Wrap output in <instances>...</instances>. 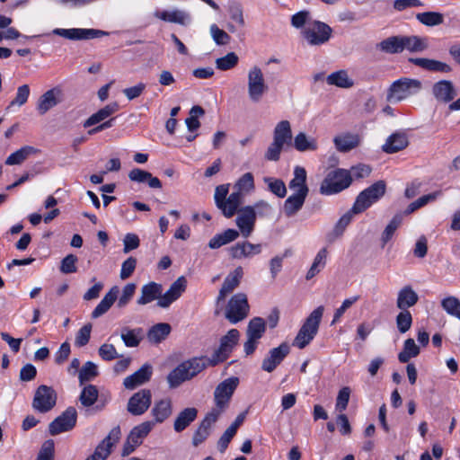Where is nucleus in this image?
Returning a JSON list of instances; mask_svg holds the SVG:
<instances>
[{
    "mask_svg": "<svg viewBox=\"0 0 460 460\" xmlns=\"http://www.w3.org/2000/svg\"><path fill=\"white\" fill-rule=\"evenodd\" d=\"M402 219V217L401 215H396L393 217V219L390 221V223L386 226V227L385 228V230L382 234V237H381L383 246L392 239L394 232L401 225Z\"/></svg>",
    "mask_w": 460,
    "mask_h": 460,
    "instance_id": "59",
    "label": "nucleus"
},
{
    "mask_svg": "<svg viewBox=\"0 0 460 460\" xmlns=\"http://www.w3.org/2000/svg\"><path fill=\"white\" fill-rule=\"evenodd\" d=\"M98 376L97 365L92 361H87L79 370L78 378L80 385L93 380Z\"/></svg>",
    "mask_w": 460,
    "mask_h": 460,
    "instance_id": "54",
    "label": "nucleus"
},
{
    "mask_svg": "<svg viewBox=\"0 0 460 460\" xmlns=\"http://www.w3.org/2000/svg\"><path fill=\"white\" fill-rule=\"evenodd\" d=\"M238 63V57L234 52H230L225 57L216 59V66L222 71L229 70L234 67Z\"/></svg>",
    "mask_w": 460,
    "mask_h": 460,
    "instance_id": "60",
    "label": "nucleus"
},
{
    "mask_svg": "<svg viewBox=\"0 0 460 460\" xmlns=\"http://www.w3.org/2000/svg\"><path fill=\"white\" fill-rule=\"evenodd\" d=\"M240 337V332L236 329H231L228 332L220 339L219 347L208 358L210 366H216L228 358L233 349L237 344Z\"/></svg>",
    "mask_w": 460,
    "mask_h": 460,
    "instance_id": "7",
    "label": "nucleus"
},
{
    "mask_svg": "<svg viewBox=\"0 0 460 460\" xmlns=\"http://www.w3.org/2000/svg\"><path fill=\"white\" fill-rule=\"evenodd\" d=\"M55 443L52 439L46 440L38 453L36 460H54Z\"/></svg>",
    "mask_w": 460,
    "mask_h": 460,
    "instance_id": "64",
    "label": "nucleus"
},
{
    "mask_svg": "<svg viewBox=\"0 0 460 460\" xmlns=\"http://www.w3.org/2000/svg\"><path fill=\"white\" fill-rule=\"evenodd\" d=\"M385 191V184L384 181H377L367 189L364 190L357 197L352 207L353 213H361L368 208L372 204L376 202Z\"/></svg>",
    "mask_w": 460,
    "mask_h": 460,
    "instance_id": "6",
    "label": "nucleus"
},
{
    "mask_svg": "<svg viewBox=\"0 0 460 460\" xmlns=\"http://www.w3.org/2000/svg\"><path fill=\"white\" fill-rule=\"evenodd\" d=\"M55 35L61 36L63 38L72 40H82L100 38L107 35L108 32L97 30V29H83V28H72V29H61L57 28L52 31Z\"/></svg>",
    "mask_w": 460,
    "mask_h": 460,
    "instance_id": "12",
    "label": "nucleus"
},
{
    "mask_svg": "<svg viewBox=\"0 0 460 460\" xmlns=\"http://www.w3.org/2000/svg\"><path fill=\"white\" fill-rule=\"evenodd\" d=\"M327 254L328 252L326 248H322L317 252L314 259L312 266L310 267L309 270L306 273V279H313L325 267Z\"/></svg>",
    "mask_w": 460,
    "mask_h": 460,
    "instance_id": "47",
    "label": "nucleus"
},
{
    "mask_svg": "<svg viewBox=\"0 0 460 460\" xmlns=\"http://www.w3.org/2000/svg\"><path fill=\"white\" fill-rule=\"evenodd\" d=\"M31 94V89L28 84L20 85L17 88L15 97L10 102L8 106L6 107V111H9L14 106L22 107L27 102Z\"/></svg>",
    "mask_w": 460,
    "mask_h": 460,
    "instance_id": "52",
    "label": "nucleus"
},
{
    "mask_svg": "<svg viewBox=\"0 0 460 460\" xmlns=\"http://www.w3.org/2000/svg\"><path fill=\"white\" fill-rule=\"evenodd\" d=\"M261 243H252L249 241L237 242L228 249L229 255L234 260L252 259L262 252Z\"/></svg>",
    "mask_w": 460,
    "mask_h": 460,
    "instance_id": "15",
    "label": "nucleus"
},
{
    "mask_svg": "<svg viewBox=\"0 0 460 460\" xmlns=\"http://www.w3.org/2000/svg\"><path fill=\"white\" fill-rule=\"evenodd\" d=\"M204 114V110L200 106H193L190 111V117L186 119L185 123L190 131H194L198 129L200 126V123L198 119L199 116H202Z\"/></svg>",
    "mask_w": 460,
    "mask_h": 460,
    "instance_id": "62",
    "label": "nucleus"
},
{
    "mask_svg": "<svg viewBox=\"0 0 460 460\" xmlns=\"http://www.w3.org/2000/svg\"><path fill=\"white\" fill-rule=\"evenodd\" d=\"M412 324V316L408 310H401L396 316V325L401 333L409 331Z\"/></svg>",
    "mask_w": 460,
    "mask_h": 460,
    "instance_id": "61",
    "label": "nucleus"
},
{
    "mask_svg": "<svg viewBox=\"0 0 460 460\" xmlns=\"http://www.w3.org/2000/svg\"><path fill=\"white\" fill-rule=\"evenodd\" d=\"M234 191L239 192L243 197L244 193H247L254 189V180L251 172L244 173L234 184Z\"/></svg>",
    "mask_w": 460,
    "mask_h": 460,
    "instance_id": "55",
    "label": "nucleus"
},
{
    "mask_svg": "<svg viewBox=\"0 0 460 460\" xmlns=\"http://www.w3.org/2000/svg\"><path fill=\"white\" fill-rule=\"evenodd\" d=\"M294 146L299 152L314 151L317 149V142L314 137H307L305 133H298L294 139Z\"/></svg>",
    "mask_w": 460,
    "mask_h": 460,
    "instance_id": "46",
    "label": "nucleus"
},
{
    "mask_svg": "<svg viewBox=\"0 0 460 460\" xmlns=\"http://www.w3.org/2000/svg\"><path fill=\"white\" fill-rule=\"evenodd\" d=\"M150 404V390L142 389L129 398L128 411L133 415H141L149 408Z\"/></svg>",
    "mask_w": 460,
    "mask_h": 460,
    "instance_id": "19",
    "label": "nucleus"
},
{
    "mask_svg": "<svg viewBox=\"0 0 460 460\" xmlns=\"http://www.w3.org/2000/svg\"><path fill=\"white\" fill-rule=\"evenodd\" d=\"M418 300V294L411 286L407 285L398 291L396 305L400 310H407L408 308L415 305Z\"/></svg>",
    "mask_w": 460,
    "mask_h": 460,
    "instance_id": "30",
    "label": "nucleus"
},
{
    "mask_svg": "<svg viewBox=\"0 0 460 460\" xmlns=\"http://www.w3.org/2000/svg\"><path fill=\"white\" fill-rule=\"evenodd\" d=\"M228 14L231 22L226 25L227 30L231 33L237 32L239 28H243L245 25L243 12L242 5L239 3H231L228 6Z\"/></svg>",
    "mask_w": 460,
    "mask_h": 460,
    "instance_id": "27",
    "label": "nucleus"
},
{
    "mask_svg": "<svg viewBox=\"0 0 460 460\" xmlns=\"http://www.w3.org/2000/svg\"><path fill=\"white\" fill-rule=\"evenodd\" d=\"M332 28L322 22L313 20L303 30V35L310 45L318 46L326 43L331 36Z\"/></svg>",
    "mask_w": 460,
    "mask_h": 460,
    "instance_id": "8",
    "label": "nucleus"
},
{
    "mask_svg": "<svg viewBox=\"0 0 460 460\" xmlns=\"http://www.w3.org/2000/svg\"><path fill=\"white\" fill-rule=\"evenodd\" d=\"M408 146V138L404 133H394L382 146V150L386 154H394L404 149Z\"/></svg>",
    "mask_w": 460,
    "mask_h": 460,
    "instance_id": "34",
    "label": "nucleus"
},
{
    "mask_svg": "<svg viewBox=\"0 0 460 460\" xmlns=\"http://www.w3.org/2000/svg\"><path fill=\"white\" fill-rule=\"evenodd\" d=\"M361 137L355 133H342L333 138L335 147L340 152H349L359 146Z\"/></svg>",
    "mask_w": 460,
    "mask_h": 460,
    "instance_id": "25",
    "label": "nucleus"
},
{
    "mask_svg": "<svg viewBox=\"0 0 460 460\" xmlns=\"http://www.w3.org/2000/svg\"><path fill=\"white\" fill-rule=\"evenodd\" d=\"M432 93L437 101L441 102H450L457 95L456 89L452 82L447 80H441L434 84L432 87Z\"/></svg>",
    "mask_w": 460,
    "mask_h": 460,
    "instance_id": "23",
    "label": "nucleus"
},
{
    "mask_svg": "<svg viewBox=\"0 0 460 460\" xmlns=\"http://www.w3.org/2000/svg\"><path fill=\"white\" fill-rule=\"evenodd\" d=\"M243 275V270L241 266H238L226 276L219 290L217 303L225 300L226 295L231 293L239 285Z\"/></svg>",
    "mask_w": 460,
    "mask_h": 460,
    "instance_id": "24",
    "label": "nucleus"
},
{
    "mask_svg": "<svg viewBox=\"0 0 460 460\" xmlns=\"http://www.w3.org/2000/svg\"><path fill=\"white\" fill-rule=\"evenodd\" d=\"M239 237V232L235 229L228 228L220 234L214 235L208 242L210 249H218L223 245L235 241Z\"/></svg>",
    "mask_w": 460,
    "mask_h": 460,
    "instance_id": "35",
    "label": "nucleus"
},
{
    "mask_svg": "<svg viewBox=\"0 0 460 460\" xmlns=\"http://www.w3.org/2000/svg\"><path fill=\"white\" fill-rule=\"evenodd\" d=\"M143 331L141 328L130 329L123 327L120 332V338L126 347H137L142 340Z\"/></svg>",
    "mask_w": 460,
    "mask_h": 460,
    "instance_id": "39",
    "label": "nucleus"
},
{
    "mask_svg": "<svg viewBox=\"0 0 460 460\" xmlns=\"http://www.w3.org/2000/svg\"><path fill=\"white\" fill-rule=\"evenodd\" d=\"M351 184V176L348 170L335 169L330 171L320 185V193L323 195L337 194Z\"/></svg>",
    "mask_w": 460,
    "mask_h": 460,
    "instance_id": "3",
    "label": "nucleus"
},
{
    "mask_svg": "<svg viewBox=\"0 0 460 460\" xmlns=\"http://www.w3.org/2000/svg\"><path fill=\"white\" fill-rule=\"evenodd\" d=\"M76 417V410L74 407H68L49 424V431H67L72 429L75 425Z\"/></svg>",
    "mask_w": 460,
    "mask_h": 460,
    "instance_id": "21",
    "label": "nucleus"
},
{
    "mask_svg": "<svg viewBox=\"0 0 460 460\" xmlns=\"http://www.w3.org/2000/svg\"><path fill=\"white\" fill-rule=\"evenodd\" d=\"M420 348L416 345L413 339L409 338L403 343V349L398 355V359L402 363H407L411 358L420 354Z\"/></svg>",
    "mask_w": 460,
    "mask_h": 460,
    "instance_id": "48",
    "label": "nucleus"
},
{
    "mask_svg": "<svg viewBox=\"0 0 460 460\" xmlns=\"http://www.w3.org/2000/svg\"><path fill=\"white\" fill-rule=\"evenodd\" d=\"M119 110L117 102H112L100 109L97 112L91 115L84 123V127L88 128L104 121L108 117Z\"/></svg>",
    "mask_w": 460,
    "mask_h": 460,
    "instance_id": "36",
    "label": "nucleus"
},
{
    "mask_svg": "<svg viewBox=\"0 0 460 460\" xmlns=\"http://www.w3.org/2000/svg\"><path fill=\"white\" fill-rule=\"evenodd\" d=\"M153 367L150 364H144L138 370L127 376L123 381L126 389L133 390L147 383L152 376Z\"/></svg>",
    "mask_w": 460,
    "mask_h": 460,
    "instance_id": "20",
    "label": "nucleus"
},
{
    "mask_svg": "<svg viewBox=\"0 0 460 460\" xmlns=\"http://www.w3.org/2000/svg\"><path fill=\"white\" fill-rule=\"evenodd\" d=\"M37 152L33 146H24L17 151L11 154L5 160V164L15 165L22 164L30 155Z\"/></svg>",
    "mask_w": 460,
    "mask_h": 460,
    "instance_id": "45",
    "label": "nucleus"
},
{
    "mask_svg": "<svg viewBox=\"0 0 460 460\" xmlns=\"http://www.w3.org/2000/svg\"><path fill=\"white\" fill-rule=\"evenodd\" d=\"M172 413V402L170 399H163L155 403L152 415L155 422L164 421Z\"/></svg>",
    "mask_w": 460,
    "mask_h": 460,
    "instance_id": "41",
    "label": "nucleus"
},
{
    "mask_svg": "<svg viewBox=\"0 0 460 460\" xmlns=\"http://www.w3.org/2000/svg\"><path fill=\"white\" fill-rule=\"evenodd\" d=\"M210 35L217 45H226L230 42V36L224 30L220 29L217 24L210 25Z\"/></svg>",
    "mask_w": 460,
    "mask_h": 460,
    "instance_id": "63",
    "label": "nucleus"
},
{
    "mask_svg": "<svg viewBox=\"0 0 460 460\" xmlns=\"http://www.w3.org/2000/svg\"><path fill=\"white\" fill-rule=\"evenodd\" d=\"M163 292V287L156 282H149L141 288V296L137 300L140 305H145L153 302L155 299L159 300Z\"/></svg>",
    "mask_w": 460,
    "mask_h": 460,
    "instance_id": "29",
    "label": "nucleus"
},
{
    "mask_svg": "<svg viewBox=\"0 0 460 460\" xmlns=\"http://www.w3.org/2000/svg\"><path fill=\"white\" fill-rule=\"evenodd\" d=\"M269 91L268 84L261 67L254 66L247 74V93L252 102L257 103L261 101Z\"/></svg>",
    "mask_w": 460,
    "mask_h": 460,
    "instance_id": "5",
    "label": "nucleus"
},
{
    "mask_svg": "<svg viewBox=\"0 0 460 460\" xmlns=\"http://www.w3.org/2000/svg\"><path fill=\"white\" fill-rule=\"evenodd\" d=\"M402 51L407 50L411 53H420L426 50L429 47L427 38L417 35H402Z\"/></svg>",
    "mask_w": 460,
    "mask_h": 460,
    "instance_id": "33",
    "label": "nucleus"
},
{
    "mask_svg": "<svg viewBox=\"0 0 460 460\" xmlns=\"http://www.w3.org/2000/svg\"><path fill=\"white\" fill-rule=\"evenodd\" d=\"M266 331V323L261 317L252 318L247 326V336L260 340Z\"/></svg>",
    "mask_w": 460,
    "mask_h": 460,
    "instance_id": "49",
    "label": "nucleus"
},
{
    "mask_svg": "<svg viewBox=\"0 0 460 460\" xmlns=\"http://www.w3.org/2000/svg\"><path fill=\"white\" fill-rule=\"evenodd\" d=\"M307 173L304 167L296 166L293 172V178L289 181L288 187L294 193L308 195L309 189L306 185Z\"/></svg>",
    "mask_w": 460,
    "mask_h": 460,
    "instance_id": "26",
    "label": "nucleus"
},
{
    "mask_svg": "<svg viewBox=\"0 0 460 460\" xmlns=\"http://www.w3.org/2000/svg\"><path fill=\"white\" fill-rule=\"evenodd\" d=\"M420 89V81L407 77L400 78L389 87L386 100L389 102H399L418 93Z\"/></svg>",
    "mask_w": 460,
    "mask_h": 460,
    "instance_id": "4",
    "label": "nucleus"
},
{
    "mask_svg": "<svg viewBox=\"0 0 460 460\" xmlns=\"http://www.w3.org/2000/svg\"><path fill=\"white\" fill-rule=\"evenodd\" d=\"M263 181L267 184L268 190L279 198H284L287 194V188L284 181L273 177H264Z\"/></svg>",
    "mask_w": 460,
    "mask_h": 460,
    "instance_id": "56",
    "label": "nucleus"
},
{
    "mask_svg": "<svg viewBox=\"0 0 460 460\" xmlns=\"http://www.w3.org/2000/svg\"><path fill=\"white\" fill-rule=\"evenodd\" d=\"M441 306L446 313L460 320V300L453 296L442 299Z\"/></svg>",
    "mask_w": 460,
    "mask_h": 460,
    "instance_id": "53",
    "label": "nucleus"
},
{
    "mask_svg": "<svg viewBox=\"0 0 460 460\" xmlns=\"http://www.w3.org/2000/svg\"><path fill=\"white\" fill-rule=\"evenodd\" d=\"M378 48L381 51L388 54L402 53V35L391 36L383 40L378 44Z\"/></svg>",
    "mask_w": 460,
    "mask_h": 460,
    "instance_id": "43",
    "label": "nucleus"
},
{
    "mask_svg": "<svg viewBox=\"0 0 460 460\" xmlns=\"http://www.w3.org/2000/svg\"><path fill=\"white\" fill-rule=\"evenodd\" d=\"M223 411V408H219L218 406L216 405L215 408H213L210 411H208L206 414L205 418L200 423L198 431H207L213 427V425L217 422Z\"/></svg>",
    "mask_w": 460,
    "mask_h": 460,
    "instance_id": "57",
    "label": "nucleus"
},
{
    "mask_svg": "<svg viewBox=\"0 0 460 460\" xmlns=\"http://www.w3.org/2000/svg\"><path fill=\"white\" fill-rule=\"evenodd\" d=\"M98 398V389L93 385H85L79 397L81 404L84 407H90L94 404Z\"/></svg>",
    "mask_w": 460,
    "mask_h": 460,
    "instance_id": "51",
    "label": "nucleus"
},
{
    "mask_svg": "<svg viewBox=\"0 0 460 460\" xmlns=\"http://www.w3.org/2000/svg\"><path fill=\"white\" fill-rule=\"evenodd\" d=\"M198 416V410L194 407H189L182 410L174 420L175 431H182L189 427V425L195 420Z\"/></svg>",
    "mask_w": 460,
    "mask_h": 460,
    "instance_id": "37",
    "label": "nucleus"
},
{
    "mask_svg": "<svg viewBox=\"0 0 460 460\" xmlns=\"http://www.w3.org/2000/svg\"><path fill=\"white\" fill-rule=\"evenodd\" d=\"M249 313L247 296L243 293H237L228 302L226 317L231 323H237L243 320Z\"/></svg>",
    "mask_w": 460,
    "mask_h": 460,
    "instance_id": "9",
    "label": "nucleus"
},
{
    "mask_svg": "<svg viewBox=\"0 0 460 460\" xmlns=\"http://www.w3.org/2000/svg\"><path fill=\"white\" fill-rule=\"evenodd\" d=\"M235 225L238 227L239 235L248 238L254 231L256 224V212L252 206L241 208L236 213Z\"/></svg>",
    "mask_w": 460,
    "mask_h": 460,
    "instance_id": "10",
    "label": "nucleus"
},
{
    "mask_svg": "<svg viewBox=\"0 0 460 460\" xmlns=\"http://www.w3.org/2000/svg\"><path fill=\"white\" fill-rule=\"evenodd\" d=\"M171 332V326L169 323H161L154 325L147 333L149 341L159 343L164 341Z\"/></svg>",
    "mask_w": 460,
    "mask_h": 460,
    "instance_id": "44",
    "label": "nucleus"
},
{
    "mask_svg": "<svg viewBox=\"0 0 460 460\" xmlns=\"http://www.w3.org/2000/svg\"><path fill=\"white\" fill-rule=\"evenodd\" d=\"M57 402V394L55 390L48 385H40L34 394L32 406L40 412H48L55 405Z\"/></svg>",
    "mask_w": 460,
    "mask_h": 460,
    "instance_id": "11",
    "label": "nucleus"
},
{
    "mask_svg": "<svg viewBox=\"0 0 460 460\" xmlns=\"http://www.w3.org/2000/svg\"><path fill=\"white\" fill-rule=\"evenodd\" d=\"M307 195L293 193L284 203V211L287 216L295 215L304 205Z\"/></svg>",
    "mask_w": 460,
    "mask_h": 460,
    "instance_id": "42",
    "label": "nucleus"
},
{
    "mask_svg": "<svg viewBox=\"0 0 460 460\" xmlns=\"http://www.w3.org/2000/svg\"><path fill=\"white\" fill-rule=\"evenodd\" d=\"M289 352L290 347L287 342H283L279 347L271 349L268 356L262 360L261 369L271 373L285 359Z\"/></svg>",
    "mask_w": 460,
    "mask_h": 460,
    "instance_id": "16",
    "label": "nucleus"
},
{
    "mask_svg": "<svg viewBox=\"0 0 460 460\" xmlns=\"http://www.w3.org/2000/svg\"><path fill=\"white\" fill-rule=\"evenodd\" d=\"M154 16L163 22L188 26L191 23V15L189 12L178 8L172 10H155Z\"/></svg>",
    "mask_w": 460,
    "mask_h": 460,
    "instance_id": "17",
    "label": "nucleus"
},
{
    "mask_svg": "<svg viewBox=\"0 0 460 460\" xmlns=\"http://www.w3.org/2000/svg\"><path fill=\"white\" fill-rule=\"evenodd\" d=\"M409 62L428 71L442 73H448L451 71L449 65L435 59L411 58H409Z\"/></svg>",
    "mask_w": 460,
    "mask_h": 460,
    "instance_id": "31",
    "label": "nucleus"
},
{
    "mask_svg": "<svg viewBox=\"0 0 460 460\" xmlns=\"http://www.w3.org/2000/svg\"><path fill=\"white\" fill-rule=\"evenodd\" d=\"M323 311L324 307L319 305L306 317L293 341L294 347L302 349L311 343L318 332Z\"/></svg>",
    "mask_w": 460,
    "mask_h": 460,
    "instance_id": "2",
    "label": "nucleus"
},
{
    "mask_svg": "<svg viewBox=\"0 0 460 460\" xmlns=\"http://www.w3.org/2000/svg\"><path fill=\"white\" fill-rule=\"evenodd\" d=\"M329 85H334L339 88L349 89L354 85V81L349 76L346 70H339L330 74L326 78Z\"/></svg>",
    "mask_w": 460,
    "mask_h": 460,
    "instance_id": "38",
    "label": "nucleus"
},
{
    "mask_svg": "<svg viewBox=\"0 0 460 460\" xmlns=\"http://www.w3.org/2000/svg\"><path fill=\"white\" fill-rule=\"evenodd\" d=\"M243 202V197L235 192L234 190L227 196L223 201L222 206L218 208L222 211V214L226 217L230 218L235 215L240 209L239 207Z\"/></svg>",
    "mask_w": 460,
    "mask_h": 460,
    "instance_id": "32",
    "label": "nucleus"
},
{
    "mask_svg": "<svg viewBox=\"0 0 460 460\" xmlns=\"http://www.w3.org/2000/svg\"><path fill=\"white\" fill-rule=\"evenodd\" d=\"M64 93L59 86H55L43 94H41L37 102L36 110L40 115L46 114L49 111L63 102Z\"/></svg>",
    "mask_w": 460,
    "mask_h": 460,
    "instance_id": "13",
    "label": "nucleus"
},
{
    "mask_svg": "<svg viewBox=\"0 0 460 460\" xmlns=\"http://www.w3.org/2000/svg\"><path fill=\"white\" fill-rule=\"evenodd\" d=\"M147 433H129L122 449V456L130 455L143 442Z\"/></svg>",
    "mask_w": 460,
    "mask_h": 460,
    "instance_id": "50",
    "label": "nucleus"
},
{
    "mask_svg": "<svg viewBox=\"0 0 460 460\" xmlns=\"http://www.w3.org/2000/svg\"><path fill=\"white\" fill-rule=\"evenodd\" d=\"M417 20L427 26H436L443 22V16L436 12H425L416 15Z\"/></svg>",
    "mask_w": 460,
    "mask_h": 460,
    "instance_id": "58",
    "label": "nucleus"
},
{
    "mask_svg": "<svg viewBox=\"0 0 460 460\" xmlns=\"http://www.w3.org/2000/svg\"><path fill=\"white\" fill-rule=\"evenodd\" d=\"M118 433H109V435L96 447L93 454L85 460H106L111 453V448L119 442Z\"/></svg>",
    "mask_w": 460,
    "mask_h": 460,
    "instance_id": "22",
    "label": "nucleus"
},
{
    "mask_svg": "<svg viewBox=\"0 0 460 460\" xmlns=\"http://www.w3.org/2000/svg\"><path fill=\"white\" fill-rule=\"evenodd\" d=\"M292 139V131L289 121L281 120L277 124L274 129L273 140L284 146L288 144Z\"/></svg>",
    "mask_w": 460,
    "mask_h": 460,
    "instance_id": "40",
    "label": "nucleus"
},
{
    "mask_svg": "<svg viewBox=\"0 0 460 460\" xmlns=\"http://www.w3.org/2000/svg\"><path fill=\"white\" fill-rule=\"evenodd\" d=\"M208 366L210 365L206 357H195L181 362L167 376L170 388H176L183 382L192 379Z\"/></svg>",
    "mask_w": 460,
    "mask_h": 460,
    "instance_id": "1",
    "label": "nucleus"
},
{
    "mask_svg": "<svg viewBox=\"0 0 460 460\" xmlns=\"http://www.w3.org/2000/svg\"><path fill=\"white\" fill-rule=\"evenodd\" d=\"M119 288L112 287L92 312V318L96 319L106 314L118 298Z\"/></svg>",
    "mask_w": 460,
    "mask_h": 460,
    "instance_id": "28",
    "label": "nucleus"
},
{
    "mask_svg": "<svg viewBox=\"0 0 460 460\" xmlns=\"http://www.w3.org/2000/svg\"><path fill=\"white\" fill-rule=\"evenodd\" d=\"M239 378L235 376L229 377L223 382H221L215 389L214 392V399L216 405L219 408L225 409L234 390L238 386Z\"/></svg>",
    "mask_w": 460,
    "mask_h": 460,
    "instance_id": "14",
    "label": "nucleus"
},
{
    "mask_svg": "<svg viewBox=\"0 0 460 460\" xmlns=\"http://www.w3.org/2000/svg\"><path fill=\"white\" fill-rule=\"evenodd\" d=\"M186 284L184 277L178 278L164 294H161L157 305L161 308H168L185 291Z\"/></svg>",
    "mask_w": 460,
    "mask_h": 460,
    "instance_id": "18",
    "label": "nucleus"
}]
</instances>
